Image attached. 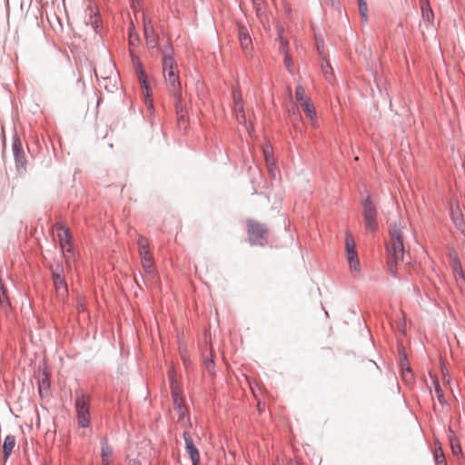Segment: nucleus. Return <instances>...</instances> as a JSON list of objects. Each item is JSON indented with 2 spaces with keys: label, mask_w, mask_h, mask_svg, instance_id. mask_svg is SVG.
<instances>
[{
  "label": "nucleus",
  "mask_w": 465,
  "mask_h": 465,
  "mask_svg": "<svg viewBox=\"0 0 465 465\" xmlns=\"http://www.w3.org/2000/svg\"><path fill=\"white\" fill-rule=\"evenodd\" d=\"M163 72L169 92L175 100V108L178 114L183 113V94L181 83L177 72V63L173 58V50L165 51L163 54Z\"/></svg>",
  "instance_id": "f257e3e1"
},
{
  "label": "nucleus",
  "mask_w": 465,
  "mask_h": 465,
  "mask_svg": "<svg viewBox=\"0 0 465 465\" xmlns=\"http://www.w3.org/2000/svg\"><path fill=\"white\" fill-rule=\"evenodd\" d=\"M388 268L392 275L397 274L396 265L403 260L404 245L402 232L397 225H391L390 229V242L387 244Z\"/></svg>",
  "instance_id": "f03ea898"
},
{
  "label": "nucleus",
  "mask_w": 465,
  "mask_h": 465,
  "mask_svg": "<svg viewBox=\"0 0 465 465\" xmlns=\"http://www.w3.org/2000/svg\"><path fill=\"white\" fill-rule=\"evenodd\" d=\"M248 234L252 244L263 246L268 242L269 232L265 224L253 220L247 221Z\"/></svg>",
  "instance_id": "7ed1b4c3"
},
{
  "label": "nucleus",
  "mask_w": 465,
  "mask_h": 465,
  "mask_svg": "<svg viewBox=\"0 0 465 465\" xmlns=\"http://www.w3.org/2000/svg\"><path fill=\"white\" fill-rule=\"evenodd\" d=\"M361 208L366 230L371 232H375L378 228L377 209L370 195H367V197L361 201Z\"/></svg>",
  "instance_id": "20e7f679"
},
{
  "label": "nucleus",
  "mask_w": 465,
  "mask_h": 465,
  "mask_svg": "<svg viewBox=\"0 0 465 465\" xmlns=\"http://www.w3.org/2000/svg\"><path fill=\"white\" fill-rule=\"evenodd\" d=\"M52 279L56 295L59 299L64 300L67 296L68 287L64 278V271L60 263L51 267Z\"/></svg>",
  "instance_id": "39448f33"
},
{
  "label": "nucleus",
  "mask_w": 465,
  "mask_h": 465,
  "mask_svg": "<svg viewBox=\"0 0 465 465\" xmlns=\"http://www.w3.org/2000/svg\"><path fill=\"white\" fill-rule=\"evenodd\" d=\"M138 249L144 272L149 276H153L154 273L153 260L149 251V242L146 238L139 237Z\"/></svg>",
  "instance_id": "423d86ee"
},
{
  "label": "nucleus",
  "mask_w": 465,
  "mask_h": 465,
  "mask_svg": "<svg viewBox=\"0 0 465 465\" xmlns=\"http://www.w3.org/2000/svg\"><path fill=\"white\" fill-rule=\"evenodd\" d=\"M76 411L78 425L82 428H86L89 425V397L84 393H79L76 396Z\"/></svg>",
  "instance_id": "0eeeda50"
},
{
  "label": "nucleus",
  "mask_w": 465,
  "mask_h": 465,
  "mask_svg": "<svg viewBox=\"0 0 465 465\" xmlns=\"http://www.w3.org/2000/svg\"><path fill=\"white\" fill-rule=\"evenodd\" d=\"M355 246L356 245L352 235L347 232L345 236L346 257L349 262L351 270L359 274L361 272L360 262L357 252L355 250Z\"/></svg>",
  "instance_id": "6e6552de"
},
{
  "label": "nucleus",
  "mask_w": 465,
  "mask_h": 465,
  "mask_svg": "<svg viewBox=\"0 0 465 465\" xmlns=\"http://www.w3.org/2000/svg\"><path fill=\"white\" fill-rule=\"evenodd\" d=\"M13 153L16 164V168L18 170L24 169L25 166V156L23 151L22 142L19 137L15 134L13 137V144H12Z\"/></svg>",
  "instance_id": "1a4fd4ad"
},
{
  "label": "nucleus",
  "mask_w": 465,
  "mask_h": 465,
  "mask_svg": "<svg viewBox=\"0 0 465 465\" xmlns=\"http://www.w3.org/2000/svg\"><path fill=\"white\" fill-rule=\"evenodd\" d=\"M143 34L146 40V45L149 48L154 49L158 45V35L155 33L152 21L143 18Z\"/></svg>",
  "instance_id": "9d476101"
},
{
  "label": "nucleus",
  "mask_w": 465,
  "mask_h": 465,
  "mask_svg": "<svg viewBox=\"0 0 465 465\" xmlns=\"http://www.w3.org/2000/svg\"><path fill=\"white\" fill-rule=\"evenodd\" d=\"M184 442H185V449L192 460L193 465H199L200 462V454L195 447L193 439L188 431H184L183 434Z\"/></svg>",
  "instance_id": "9b49d317"
},
{
  "label": "nucleus",
  "mask_w": 465,
  "mask_h": 465,
  "mask_svg": "<svg viewBox=\"0 0 465 465\" xmlns=\"http://www.w3.org/2000/svg\"><path fill=\"white\" fill-rule=\"evenodd\" d=\"M239 41L242 48L246 52H250L252 48V38L249 35L247 28L242 25L238 26Z\"/></svg>",
  "instance_id": "f8f14e48"
},
{
  "label": "nucleus",
  "mask_w": 465,
  "mask_h": 465,
  "mask_svg": "<svg viewBox=\"0 0 465 465\" xmlns=\"http://www.w3.org/2000/svg\"><path fill=\"white\" fill-rule=\"evenodd\" d=\"M58 230V237L60 240V244L63 250H66L67 252L71 251V234L67 228L63 227L62 225H59L57 227Z\"/></svg>",
  "instance_id": "ddd939ff"
},
{
  "label": "nucleus",
  "mask_w": 465,
  "mask_h": 465,
  "mask_svg": "<svg viewBox=\"0 0 465 465\" xmlns=\"http://www.w3.org/2000/svg\"><path fill=\"white\" fill-rule=\"evenodd\" d=\"M279 40H280V44H281L279 50L281 53L285 54L284 61H283L284 65L291 72V68L292 65V60L288 54V42H287V40L284 39L282 30L279 31Z\"/></svg>",
  "instance_id": "4468645a"
},
{
  "label": "nucleus",
  "mask_w": 465,
  "mask_h": 465,
  "mask_svg": "<svg viewBox=\"0 0 465 465\" xmlns=\"http://www.w3.org/2000/svg\"><path fill=\"white\" fill-rule=\"evenodd\" d=\"M101 445H102V449H101L102 463H113L114 450L108 444V441L105 438H104L102 440Z\"/></svg>",
  "instance_id": "2eb2a0df"
},
{
  "label": "nucleus",
  "mask_w": 465,
  "mask_h": 465,
  "mask_svg": "<svg viewBox=\"0 0 465 465\" xmlns=\"http://www.w3.org/2000/svg\"><path fill=\"white\" fill-rule=\"evenodd\" d=\"M301 106L306 114L307 117L311 120L312 125L316 126V111L313 104L310 101V99H308L304 100V102L301 104Z\"/></svg>",
  "instance_id": "dca6fc26"
},
{
  "label": "nucleus",
  "mask_w": 465,
  "mask_h": 465,
  "mask_svg": "<svg viewBox=\"0 0 465 465\" xmlns=\"http://www.w3.org/2000/svg\"><path fill=\"white\" fill-rule=\"evenodd\" d=\"M450 218L457 228L461 229L465 225L464 219L459 206H451Z\"/></svg>",
  "instance_id": "f3484780"
},
{
  "label": "nucleus",
  "mask_w": 465,
  "mask_h": 465,
  "mask_svg": "<svg viewBox=\"0 0 465 465\" xmlns=\"http://www.w3.org/2000/svg\"><path fill=\"white\" fill-rule=\"evenodd\" d=\"M15 446V438L13 435H7L4 440L3 452L5 460H8Z\"/></svg>",
  "instance_id": "a211bd4d"
},
{
  "label": "nucleus",
  "mask_w": 465,
  "mask_h": 465,
  "mask_svg": "<svg viewBox=\"0 0 465 465\" xmlns=\"http://www.w3.org/2000/svg\"><path fill=\"white\" fill-rule=\"evenodd\" d=\"M450 433L451 434L450 435V444L451 451H452L453 455H455L456 457H459L462 454V450L460 447V440L453 434L452 431H450Z\"/></svg>",
  "instance_id": "6ab92c4d"
},
{
  "label": "nucleus",
  "mask_w": 465,
  "mask_h": 465,
  "mask_svg": "<svg viewBox=\"0 0 465 465\" xmlns=\"http://www.w3.org/2000/svg\"><path fill=\"white\" fill-rule=\"evenodd\" d=\"M253 8L256 12V15L260 19L262 23L266 20V15L264 13V3L263 0H252Z\"/></svg>",
  "instance_id": "aec40b11"
},
{
  "label": "nucleus",
  "mask_w": 465,
  "mask_h": 465,
  "mask_svg": "<svg viewBox=\"0 0 465 465\" xmlns=\"http://www.w3.org/2000/svg\"><path fill=\"white\" fill-rule=\"evenodd\" d=\"M322 71L323 73L325 79L328 82L331 83L332 80L334 79L333 70L330 64V62L328 60H326L325 58L323 59V62L322 63Z\"/></svg>",
  "instance_id": "412c9836"
},
{
  "label": "nucleus",
  "mask_w": 465,
  "mask_h": 465,
  "mask_svg": "<svg viewBox=\"0 0 465 465\" xmlns=\"http://www.w3.org/2000/svg\"><path fill=\"white\" fill-rule=\"evenodd\" d=\"M263 155H264L267 166H268L270 172L272 173V175L274 177V173L272 171V166L274 165V162H273V157H272V147L270 145H267L263 148Z\"/></svg>",
  "instance_id": "4be33fe9"
},
{
  "label": "nucleus",
  "mask_w": 465,
  "mask_h": 465,
  "mask_svg": "<svg viewBox=\"0 0 465 465\" xmlns=\"http://www.w3.org/2000/svg\"><path fill=\"white\" fill-rule=\"evenodd\" d=\"M137 74H138V79H139V82H140L142 87L146 90V95L149 96V93H148L149 85L147 83V75H146L145 72L143 70L142 65L140 64H138Z\"/></svg>",
  "instance_id": "5701e85b"
},
{
  "label": "nucleus",
  "mask_w": 465,
  "mask_h": 465,
  "mask_svg": "<svg viewBox=\"0 0 465 465\" xmlns=\"http://www.w3.org/2000/svg\"><path fill=\"white\" fill-rule=\"evenodd\" d=\"M433 456H434L435 465H447V461H446L443 450L440 446H438L437 448H435Z\"/></svg>",
  "instance_id": "b1692460"
},
{
  "label": "nucleus",
  "mask_w": 465,
  "mask_h": 465,
  "mask_svg": "<svg viewBox=\"0 0 465 465\" xmlns=\"http://www.w3.org/2000/svg\"><path fill=\"white\" fill-rule=\"evenodd\" d=\"M450 258L452 260V272H453L454 276L463 274L464 272L462 271L461 263H460V260L458 259L457 254L451 253Z\"/></svg>",
  "instance_id": "393cba45"
},
{
  "label": "nucleus",
  "mask_w": 465,
  "mask_h": 465,
  "mask_svg": "<svg viewBox=\"0 0 465 465\" xmlns=\"http://www.w3.org/2000/svg\"><path fill=\"white\" fill-rule=\"evenodd\" d=\"M234 113L239 124H246V117L243 110V104H238V105L234 106Z\"/></svg>",
  "instance_id": "a878e982"
},
{
  "label": "nucleus",
  "mask_w": 465,
  "mask_h": 465,
  "mask_svg": "<svg viewBox=\"0 0 465 465\" xmlns=\"http://www.w3.org/2000/svg\"><path fill=\"white\" fill-rule=\"evenodd\" d=\"M359 12L362 21H368V6L365 0H358Z\"/></svg>",
  "instance_id": "bb28decb"
},
{
  "label": "nucleus",
  "mask_w": 465,
  "mask_h": 465,
  "mask_svg": "<svg viewBox=\"0 0 465 465\" xmlns=\"http://www.w3.org/2000/svg\"><path fill=\"white\" fill-rule=\"evenodd\" d=\"M402 366V379L407 382L411 383L413 381V373L410 366H406L401 363Z\"/></svg>",
  "instance_id": "cd10ccee"
},
{
  "label": "nucleus",
  "mask_w": 465,
  "mask_h": 465,
  "mask_svg": "<svg viewBox=\"0 0 465 465\" xmlns=\"http://www.w3.org/2000/svg\"><path fill=\"white\" fill-rule=\"evenodd\" d=\"M295 97L297 101H299L301 104L304 102V100H308L305 96V91L302 86L298 85L295 90Z\"/></svg>",
  "instance_id": "c85d7f7f"
},
{
  "label": "nucleus",
  "mask_w": 465,
  "mask_h": 465,
  "mask_svg": "<svg viewBox=\"0 0 465 465\" xmlns=\"http://www.w3.org/2000/svg\"><path fill=\"white\" fill-rule=\"evenodd\" d=\"M421 11L423 18L427 21H430L432 16V10L430 9V5L428 4L423 5L421 6Z\"/></svg>",
  "instance_id": "c756f323"
},
{
  "label": "nucleus",
  "mask_w": 465,
  "mask_h": 465,
  "mask_svg": "<svg viewBox=\"0 0 465 465\" xmlns=\"http://www.w3.org/2000/svg\"><path fill=\"white\" fill-rule=\"evenodd\" d=\"M434 385H435V392H436V395H437V398L439 400V401L443 404L444 403V394H443V391L441 390L440 384H439V381H435L434 382Z\"/></svg>",
  "instance_id": "7c9ffc66"
},
{
  "label": "nucleus",
  "mask_w": 465,
  "mask_h": 465,
  "mask_svg": "<svg viewBox=\"0 0 465 465\" xmlns=\"http://www.w3.org/2000/svg\"><path fill=\"white\" fill-rule=\"evenodd\" d=\"M454 277H455L457 285L460 288V292H463L465 290V275H464V273L461 275H455Z\"/></svg>",
  "instance_id": "2f4dec72"
},
{
  "label": "nucleus",
  "mask_w": 465,
  "mask_h": 465,
  "mask_svg": "<svg viewBox=\"0 0 465 465\" xmlns=\"http://www.w3.org/2000/svg\"><path fill=\"white\" fill-rule=\"evenodd\" d=\"M232 98H233L234 106L238 105V104H242V94L236 89H234L232 91Z\"/></svg>",
  "instance_id": "473e14b6"
},
{
  "label": "nucleus",
  "mask_w": 465,
  "mask_h": 465,
  "mask_svg": "<svg viewBox=\"0 0 465 465\" xmlns=\"http://www.w3.org/2000/svg\"><path fill=\"white\" fill-rule=\"evenodd\" d=\"M0 304L2 306H8L9 305V300L7 297V292H3V294L0 293Z\"/></svg>",
  "instance_id": "72a5a7b5"
},
{
  "label": "nucleus",
  "mask_w": 465,
  "mask_h": 465,
  "mask_svg": "<svg viewBox=\"0 0 465 465\" xmlns=\"http://www.w3.org/2000/svg\"><path fill=\"white\" fill-rule=\"evenodd\" d=\"M138 41V35L135 33H130L129 35V43L131 45H134L135 43Z\"/></svg>",
  "instance_id": "f704fd0d"
},
{
  "label": "nucleus",
  "mask_w": 465,
  "mask_h": 465,
  "mask_svg": "<svg viewBox=\"0 0 465 465\" xmlns=\"http://www.w3.org/2000/svg\"><path fill=\"white\" fill-rule=\"evenodd\" d=\"M92 24H93L94 29L97 32V28H98L97 19L95 18V20L94 22H92Z\"/></svg>",
  "instance_id": "c9c22d12"
},
{
  "label": "nucleus",
  "mask_w": 465,
  "mask_h": 465,
  "mask_svg": "<svg viewBox=\"0 0 465 465\" xmlns=\"http://www.w3.org/2000/svg\"><path fill=\"white\" fill-rule=\"evenodd\" d=\"M322 48H323V42H317V49L320 53Z\"/></svg>",
  "instance_id": "e433bc0d"
},
{
  "label": "nucleus",
  "mask_w": 465,
  "mask_h": 465,
  "mask_svg": "<svg viewBox=\"0 0 465 465\" xmlns=\"http://www.w3.org/2000/svg\"><path fill=\"white\" fill-rule=\"evenodd\" d=\"M173 399H174V403L177 404V406L181 409L180 404H178V397H177V395H173Z\"/></svg>",
  "instance_id": "4c0bfd02"
},
{
  "label": "nucleus",
  "mask_w": 465,
  "mask_h": 465,
  "mask_svg": "<svg viewBox=\"0 0 465 465\" xmlns=\"http://www.w3.org/2000/svg\"><path fill=\"white\" fill-rule=\"evenodd\" d=\"M212 365H213V361L211 360L210 361H208V362L206 363V368H207V369H210V367H211Z\"/></svg>",
  "instance_id": "58836bf2"
},
{
  "label": "nucleus",
  "mask_w": 465,
  "mask_h": 465,
  "mask_svg": "<svg viewBox=\"0 0 465 465\" xmlns=\"http://www.w3.org/2000/svg\"><path fill=\"white\" fill-rule=\"evenodd\" d=\"M146 104H148V106L150 108H153V101L152 100L146 101Z\"/></svg>",
  "instance_id": "ea45409f"
},
{
  "label": "nucleus",
  "mask_w": 465,
  "mask_h": 465,
  "mask_svg": "<svg viewBox=\"0 0 465 465\" xmlns=\"http://www.w3.org/2000/svg\"><path fill=\"white\" fill-rule=\"evenodd\" d=\"M42 386H45V381H43L42 385H40V388H42ZM39 390L41 391L42 389Z\"/></svg>",
  "instance_id": "a19ab883"
},
{
  "label": "nucleus",
  "mask_w": 465,
  "mask_h": 465,
  "mask_svg": "<svg viewBox=\"0 0 465 465\" xmlns=\"http://www.w3.org/2000/svg\"><path fill=\"white\" fill-rule=\"evenodd\" d=\"M102 465H113V463H102Z\"/></svg>",
  "instance_id": "79ce46f5"
},
{
  "label": "nucleus",
  "mask_w": 465,
  "mask_h": 465,
  "mask_svg": "<svg viewBox=\"0 0 465 465\" xmlns=\"http://www.w3.org/2000/svg\"><path fill=\"white\" fill-rule=\"evenodd\" d=\"M327 2H331L333 5V0H326Z\"/></svg>",
  "instance_id": "37998d69"
}]
</instances>
